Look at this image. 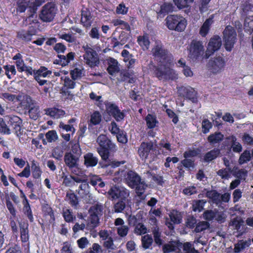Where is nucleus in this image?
Returning <instances> with one entry per match:
<instances>
[{"label":"nucleus","mask_w":253,"mask_h":253,"mask_svg":"<svg viewBox=\"0 0 253 253\" xmlns=\"http://www.w3.org/2000/svg\"><path fill=\"white\" fill-rule=\"evenodd\" d=\"M135 226L134 231L136 234L140 235L147 233V228L142 223H139Z\"/></svg>","instance_id":"338daca9"},{"label":"nucleus","mask_w":253,"mask_h":253,"mask_svg":"<svg viewBox=\"0 0 253 253\" xmlns=\"http://www.w3.org/2000/svg\"><path fill=\"white\" fill-rule=\"evenodd\" d=\"M42 211L45 215H49L50 216L51 222L55 221L54 213L49 205L47 204H44L42 207Z\"/></svg>","instance_id":"c03bdc74"},{"label":"nucleus","mask_w":253,"mask_h":253,"mask_svg":"<svg viewBox=\"0 0 253 253\" xmlns=\"http://www.w3.org/2000/svg\"><path fill=\"white\" fill-rule=\"evenodd\" d=\"M206 203V201H204V200H195L193 202L192 205V210L195 212L201 211L203 210L204 207Z\"/></svg>","instance_id":"603ef678"},{"label":"nucleus","mask_w":253,"mask_h":253,"mask_svg":"<svg viewBox=\"0 0 253 253\" xmlns=\"http://www.w3.org/2000/svg\"><path fill=\"white\" fill-rule=\"evenodd\" d=\"M181 164L186 169L191 170L195 167V161L189 158H184L180 161Z\"/></svg>","instance_id":"09e8293b"},{"label":"nucleus","mask_w":253,"mask_h":253,"mask_svg":"<svg viewBox=\"0 0 253 253\" xmlns=\"http://www.w3.org/2000/svg\"><path fill=\"white\" fill-rule=\"evenodd\" d=\"M101 119L102 116L99 112L97 111H94L90 116V119L89 123L88 124V126L91 125L94 126L99 125L101 121Z\"/></svg>","instance_id":"79ce46f5"},{"label":"nucleus","mask_w":253,"mask_h":253,"mask_svg":"<svg viewBox=\"0 0 253 253\" xmlns=\"http://www.w3.org/2000/svg\"><path fill=\"white\" fill-rule=\"evenodd\" d=\"M152 234L153 235L154 241L156 245L160 247L164 243V241L161 238V232L158 226L154 227L152 230Z\"/></svg>","instance_id":"c9c22d12"},{"label":"nucleus","mask_w":253,"mask_h":253,"mask_svg":"<svg viewBox=\"0 0 253 253\" xmlns=\"http://www.w3.org/2000/svg\"><path fill=\"white\" fill-rule=\"evenodd\" d=\"M57 9L55 4L51 2H48L42 7L39 14V18L42 22H50L54 18Z\"/></svg>","instance_id":"6e6552de"},{"label":"nucleus","mask_w":253,"mask_h":253,"mask_svg":"<svg viewBox=\"0 0 253 253\" xmlns=\"http://www.w3.org/2000/svg\"><path fill=\"white\" fill-rule=\"evenodd\" d=\"M84 69L76 67L70 71L71 77L74 81L80 79L84 75Z\"/></svg>","instance_id":"a18cd8bd"},{"label":"nucleus","mask_w":253,"mask_h":253,"mask_svg":"<svg viewBox=\"0 0 253 253\" xmlns=\"http://www.w3.org/2000/svg\"><path fill=\"white\" fill-rule=\"evenodd\" d=\"M225 66L224 59L220 56L211 58L208 62L209 70L213 74H217L223 71Z\"/></svg>","instance_id":"9d476101"},{"label":"nucleus","mask_w":253,"mask_h":253,"mask_svg":"<svg viewBox=\"0 0 253 253\" xmlns=\"http://www.w3.org/2000/svg\"><path fill=\"white\" fill-rule=\"evenodd\" d=\"M66 198L69 204L72 207L77 206L79 204L78 198L73 192L67 193Z\"/></svg>","instance_id":"3c124183"},{"label":"nucleus","mask_w":253,"mask_h":253,"mask_svg":"<svg viewBox=\"0 0 253 253\" xmlns=\"http://www.w3.org/2000/svg\"><path fill=\"white\" fill-rule=\"evenodd\" d=\"M84 165L87 168L94 167L96 166L98 163V159L97 157L94 156L92 153H87L84 156Z\"/></svg>","instance_id":"bb28decb"},{"label":"nucleus","mask_w":253,"mask_h":253,"mask_svg":"<svg viewBox=\"0 0 253 253\" xmlns=\"http://www.w3.org/2000/svg\"><path fill=\"white\" fill-rule=\"evenodd\" d=\"M251 244V240L248 239L247 240H241L237 243L234 245V252L239 253L245 248L249 247Z\"/></svg>","instance_id":"2f4dec72"},{"label":"nucleus","mask_w":253,"mask_h":253,"mask_svg":"<svg viewBox=\"0 0 253 253\" xmlns=\"http://www.w3.org/2000/svg\"><path fill=\"white\" fill-rule=\"evenodd\" d=\"M11 130L5 120V116L4 118L0 117V133L3 134L9 135L11 133Z\"/></svg>","instance_id":"ea45409f"},{"label":"nucleus","mask_w":253,"mask_h":253,"mask_svg":"<svg viewBox=\"0 0 253 253\" xmlns=\"http://www.w3.org/2000/svg\"><path fill=\"white\" fill-rule=\"evenodd\" d=\"M19 191L20 198L23 199L22 202L23 206V212L24 213V214L27 217L30 222L31 223L33 222L34 219L29 200L27 198L25 194H24L22 190L20 189Z\"/></svg>","instance_id":"f3484780"},{"label":"nucleus","mask_w":253,"mask_h":253,"mask_svg":"<svg viewBox=\"0 0 253 253\" xmlns=\"http://www.w3.org/2000/svg\"><path fill=\"white\" fill-rule=\"evenodd\" d=\"M52 71L48 70L45 66H41L38 70L35 69L34 79L37 80L38 78H45L51 75Z\"/></svg>","instance_id":"473e14b6"},{"label":"nucleus","mask_w":253,"mask_h":253,"mask_svg":"<svg viewBox=\"0 0 253 253\" xmlns=\"http://www.w3.org/2000/svg\"><path fill=\"white\" fill-rule=\"evenodd\" d=\"M129 38V35L124 31L120 32L118 38L113 37L112 38V43L113 44V47H119L126 44Z\"/></svg>","instance_id":"aec40b11"},{"label":"nucleus","mask_w":253,"mask_h":253,"mask_svg":"<svg viewBox=\"0 0 253 253\" xmlns=\"http://www.w3.org/2000/svg\"><path fill=\"white\" fill-rule=\"evenodd\" d=\"M220 153V150L218 148H214L205 154L203 157V161L209 163L217 158Z\"/></svg>","instance_id":"cd10ccee"},{"label":"nucleus","mask_w":253,"mask_h":253,"mask_svg":"<svg viewBox=\"0 0 253 253\" xmlns=\"http://www.w3.org/2000/svg\"><path fill=\"white\" fill-rule=\"evenodd\" d=\"M106 111L109 115L112 116L117 122L122 121L125 118V114L121 112L118 106L116 104L106 102Z\"/></svg>","instance_id":"ddd939ff"},{"label":"nucleus","mask_w":253,"mask_h":253,"mask_svg":"<svg viewBox=\"0 0 253 253\" xmlns=\"http://www.w3.org/2000/svg\"><path fill=\"white\" fill-rule=\"evenodd\" d=\"M75 53L73 52L68 53L66 56L58 54V59H55L53 63L58 64L63 67L67 65L71 61L73 60L75 57Z\"/></svg>","instance_id":"412c9836"},{"label":"nucleus","mask_w":253,"mask_h":253,"mask_svg":"<svg viewBox=\"0 0 253 253\" xmlns=\"http://www.w3.org/2000/svg\"><path fill=\"white\" fill-rule=\"evenodd\" d=\"M145 121L147 127L150 129L154 128L159 124L156 116L148 114L145 117Z\"/></svg>","instance_id":"4c0bfd02"},{"label":"nucleus","mask_w":253,"mask_h":253,"mask_svg":"<svg viewBox=\"0 0 253 253\" xmlns=\"http://www.w3.org/2000/svg\"><path fill=\"white\" fill-rule=\"evenodd\" d=\"M153 242L152 236L149 234H146L142 237L141 242L143 248L148 249L151 246Z\"/></svg>","instance_id":"8fccbe9b"},{"label":"nucleus","mask_w":253,"mask_h":253,"mask_svg":"<svg viewBox=\"0 0 253 253\" xmlns=\"http://www.w3.org/2000/svg\"><path fill=\"white\" fill-rule=\"evenodd\" d=\"M30 117L33 120H37L40 115V107L35 104H33L28 110Z\"/></svg>","instance_id":"a19ab883"},{"label":"nucleus","mask_w":253,"mask_h":253,"mask_svg":"<svg viewBox=\"0 0 253 253\" xmlns=\"http://www.w3.org/2000/svg\"><path fill=\"white\" fill-rule=\"evenodd\" d=\"M5 120L9 127L11 126L13 132L16 135L19 136L22 134V120L21 118L15 115H8L5 116Z\"/></svg>","instance_id":"f8f14e48"},{"label":"nucleus","mask_w":253,"mask_h":253,"mask_svg":"<svg viewBox=\"0 0 253 253\" xmlns=\"http://www.w3.org/2000/svg\"><path fill=\"white\" fill-rule=\"evenodd\" d=\"M187 20L178 14H169L165 19V25L170 30L181 32L187 26Z\"/></svg>","instance_id":"7ed1b4c3"},{"label":"nucleus","mask_w":253,"mask_h":253,"mask_svg":"<svg viewBox=\"0 0 253 253\" xmlns=\"http://www.w3.org/2000/svg\"><path fill=\"white\" fill-rule=\"evenodd\" d=\"M152 54L158 64H172L173 56L169 50L164 47L160 41H156L152 49Z\"/></svg>","instance_id":"f03ea898"},{"label":"nucleus","mask_w":253,"mask_h":253,"mask_svg":"<svg viewBox=\"0 0 253 253\" xmlns=\"http://www.w3.org/2000/svg\"><path fill=\"white\" fill-rule=\"evenodd\" d=\"M79 158L74 156L71 152H67L64 155V160L66 165L75 174H77L79 169Z\"/></svg>","instance_id":"2eb2a0df"},{"label":"nucleus","mask_w":253,"mask_h":253,"mask_svg":"<svg viewBox=\"0 0 253 253\" xmlns=\"http://www.w3.org/2000/svg\"><path fill=\"white\" fill-rule=\"evenodd\" d=\"M251 159V156L250 151L245 150L240 156L239 159V163L240 165L244 164L250 161Z\"/></svg>","instance_id":"13d9d810"},{"label":"nucleus","mask_w":253,"mask_h":253,"mask_svg":"<svg viewBox=\"0 0 253 253\" xmlns=\"http://www.w3.org/2000/svg\"><path fill=\"white\" fill-rule=\"evenodd\" d=\"M108 66L107 71L110 75L113 76L115 73L119 71L118 62L116 59L113 58H110L108 60Z\"/></svg>","instance_id":"f704fd0d"},{"label":"nucleus","mask_w":253,"mask_h":253,"mask_svg":"<svg viewBox=\"0 0 253 253\" xmlns=\"http://www.w3.org/2000/svg\"><path fill=\"white\" fill-rule=\"evenodd\" d=\"M174 5L177 6L179 9H182L185 8H188L190 4L192 3L194 0H172Z\"/></svg>","instance_id":"de8ad7c7"},{"label":"nucleus","mask_w":253,"mask_h":253,"mask_svg":"<svg viewBox=\"0 0 253 253\" xmlns=\"http://www.w3.org/2000/svg\"><path fill=\"white\" fill-rule=\"evenodd\" d=\"M216 211L212 210H206L203 215V218L207 221H211L214 219L216 217Z\"/></svg>","instance_id":"6e6d98bb"},{"label":"nucleus","mask_w":253,"mask_h":253,"mask_svg":"<svg viewBox=\"0 0 253 253\" xmlns=\"http://www.w3.org/2000/svg\"><path fill=\"white\" fill-rule=\"evenodd\" d=\"M212 17L206 20L200 29V34L203 37H206L208 34L210 27L212 22Z\"/></svg>","instance_id":"e433bc0d"},{"label":"nucleus","mask_w":253,"mask_h":253,"mask_svg":"<svg viewBox=\"0 0 253 253\" xmlns=\"http://www.w3.org/2000/svg\"><path fill=\"white\" fill-rule=\"evenodd\" d=\"M103 207L98 204L91 206L88 212L89 216L88 218L87 227L92 229L96 227L99 223V216L102 214Z\"/></svg>","instance_id":"39448f33"},{"label":"nucleus","mask_w":253,"mask_h":253,"mask_svg":"<svg viewBox=\"0 0 253 253\" xmlns=\"http://www.w3.org/2000/svg\"><path fill=\"white\" fill-rule=\"evenodd\" d=\"M45 114L54 118L58 119L64 116L65 113V111L62 109L53 107L46 109Z\"/></svg>","instance_id":"7c9ffc66"},{"label":"nucleus","mask_w":253,"mask_h":253,"mask_svg":"<svg viewBox=\"0 0 253 253\" xmlns=\"http://www.w3.org/2000/svg\"><path fill=\"white\" fill-rule=\"evenodd\" d=\"M20 239L22 243H27L29 242L30 235L29 231V224L23 222L19 223Z\"/></svg>","instance_id":"5701e85b"},{"label":"nucleus","mask_w":253,"mask_h":253,"mask_svg":"<svg viewBox=\"0 0 253 253\" xmlns=\"http://www.w3.org/2000/svg\"><path fill=\"white\" fill-rule=\"evenodd\" d=\"M13 1L17 14L24 13L30 4L29 0H13Z\"/></svg>","instance_id":"393cba45"},{"label":"nucleus","mask_w":253,"mask_h":253,"mask_svg":"<svg viewBox=\"0 0 253 253\" xmlns=\"http://www.w3.org/2000/svg\"><path fill=\"white\" fill-rule=\"evenodd\" d=\"M3 69L5 70V74L9 79H11L9 72H11V74L13 75H15L16 74V71L14 65H6L3 66Z\"/></svg>","instance_id":"e2e57ef3"},{"label":"nucleus","mask_w":253,"mask_h":253,"mask_svg":"<svg viewBox=\"0 0 253 253\" xmlns=\"http://www.w3.org/2000/svg\"><path fill=\"white\" fill-rule=\"evenodd\" d=\"M31 169L33 177L34 179H39L42 173L39 163L35 160H33L31 162Z\"/></svg>","instance_id":"72a5a7b5"},{"label":"nucleus","mask_w":253,"mask_h":253,"mask_svg":"<svg viewBox=\"0 0 253 253\" xmlns=\"http://www.w3.org/2000/svg\"><path fill=\"white\" fill-rule=\"evenodd\" d=\"M177 94L178 96L189 100L193 103H197L198 102L197 93L191 86H181L177 87Z\"/></svg>","instance_id":"9b49d317"},{"label":"nucleus","mask_w":253,"mask_h":253,"mask_svg":"<svg viewBox=\"0 0 253 253\" xmlns=\"http://www.w3.org/2000/svg\"><path fill=\"white\" fill-rule=\"evenodd\" d=\"M171 64H151L149 69L153 76L159 80H168L171 78L173 70L169 67Z\"/></svg>","instance_id":"20e7f679"},{"label":"nucleus","mask_w":253,"mask_h":253,"mask_svg":"<svg viewBox=\"0 0 253 253\" xmlns=\"http://www.w3.org/2000/svg\"><path fill=\"white\" fill-rule=\"evenodd\" d=\"M97 152L102 160L107 162L111 153L116 150V146L105 134H100L96 139Z\"/></svg>","instance_id":"f257e3e1"},{"label":"nucleus","mask_w":253,"mask_h":253,"mask_svg":"<svg viewBox=\"0 0 253 253\" xmlns=\"http://www.w3.org/2000/svg\"><path fill=\"white\" fill-rule=\"evenodd\" d=\"M5 204L6 207L11 214V216L13 218H15L16 216L17 211L13 204L10 201L9 198L6 199Z\"/></svg>","instance_id":"bf43d9fd"},{"label":"nucleus","mask_w":253,"mask_h":253,"mask_svg":"<svg viewBox=\"0 0 253 253\" xmlns=\"http://www.w3.org/2000/svg\"><path fill=\"white\" fill-rule=\"evenodd\" d=\"M137 42L144 50H148L149 49L150 42L149 36L147 34H146L143 36H139L137 37Z\"/></svg>","instance_id":"c756f323"},{"label":"nucleus","mask_w":253,"mask_h":253,"mask_svg":"<svg viewBox=\"0 0 253 253\" xmlns=\"http://www.w3.org/2000/svg\"><path fill=\"white\" fill-rule=\"evenodd\" d=\"M37 30L33 27H30L27 30H21L17 32V38L26 42L32 41V37L36 35Z\"/></svg>","instance_id":"a211bd4d"},{"label":"nucleus","mask_w":253,"mask_h":253,"mask_svg":"<svg viewBox=\"0 0 253 253\" xmlns=\"http://www.w3.org/2000/svg\"><path fill=\"white\" fill-rule=\"evenodd\" d=\"M220 193L215 190L208 191L206 193V196L215 203L220 202Z\"/></svg>","instance_id":"37998d69"},{"label":"nucleus","mask_w":253,"mask_h":253,"mask_svg":"<svg viewBox=\"0 0 253 253\" xmlns=\"http://www.w3.org/2000/svg\"><path fill=\"white\" fill-rule=\"evenodd\" d=\"M200 150L199 148L189 149L185 151L183 153L184 158H189L197 157L200 153Z\"/></svg>","instance_id":"4d7b16f0"},{"label":"nucleus","mask_w":253,"mask_h":253,"mask_svg":"<svg viewBox=\"0 0 253 253\" xmlns=\"http://www.w3.org/2000/svg\"><path fill=\"white\" fill-rule=\"evenodd\" d=\"M128 8L126 7L124 2L119 4L116 7V12L118 14L125 15L127 14Z\"/></svg>","instance_id":"69168bd1"},{"label":"nucleus","mask_w":253,"mask_h":253,"mask_svg":"<svg viewBox=\"0 0 253 253\" xmlns=\"http://www.w3.org/2000/svg\"><path fill=\"white\" fill-rule=\"evenodd\" d=\"M33 104H35V101L29 95L23 97L20 103V106L25 110H28Z\"/></svg>","instance_id":"58836bf2"},{"label":"nucleus","mask_w":253,"mask_h":253,"mask_svg":"<svg viewBox=\"0 0 253 253\" xmlns=\"http://www.w3.org/2000/svg\"><path fill=\"white\" fill-rule=\"evenodd\" d=\"M126 207V197L120 199L119 201L116 203L114 206V211L115 212H121L125 209Z\"/></svg>","instance_id":"49530a36"},{"label":"nucleus","mask_w":253,"mask_h":253,"mask_svg":"<svg viewBox=\"0 0 253 253\" xmlns=\"http://www.w3.org/2000/svg\"><path fill=\"white\" fill-rule=\"evenodd\" d=\"M108 194L113 200H114L125 197V195L126 193L124 190H122L119 187L115 185L109 189Z\"/></svg>","instance_id":"a878e982"},{"label":"nucleus","mask_w":253,"mask_h":253,"mask_svg":"<svg viewBox=\"0 0 253 253\" xmlns=\"http://www.w3.org/2000/svg\"><path fill=\"white\" fill-rule=\"evenodd\" d=\"M223 40L227 51H230L233 48L237 39V33L233 27L227 26L223 32Z\"/></svg>","instance_id":"423d86ee"},{"label":"nucleus","mask_w":253,"mask_h":253,"mask_svg":"<svg viewBox=\"0 0 253 253\" xmlns=\"http://www.w3.org/2000/svg\"><path fill=\"white\" fill-rule=\"evenodd\" d=\"M221 39L218 35H214L212 37L208 43L206 55L211 56L216 51H217L221 46Z\"/></svg>","instance_id":"dca6fc26"},{"label":"nucleus","mask_w":253,"mask_h":253,"mask_svg":"<svg viewBox=\"0 0 253 253\" xmlns=\"http://www.w3.org/2000/svg\"><path fill=\"white\" fill-rule=\"evenodd\" d=\"M62 215L64 220L68 223L73 222L74 218H75L73 214L72 210L70 209H66L65 210H63Z\"/></svg>","instance_id":"052dcab7"},{"label":"nucleus","mask_w":253,"mask_h":253,"mask_svg":"<svg viewBox=\"0 0 253 253\" xmlns=\"http://www.w3.org/2000/svg\"><path fill=\"white\" fill-rule=\"evenodd\" d=\"M212 126V123L208 119H205L203 120L202 127V131L204 134L208 133Z\"/></svg>","instance_id":"680f3d73"},{"label":"nucleus","mask_w":253,"mask_h":253,"mask_svg":"<svg viewBox=\"0 0 253 253\" xmlns=\"http://www.w3.org/2000/svg\"><path fill=\"white\" fill-rule=\"evenodd\" d=\"M210 227V223L206 221H199L197 222L194 231L196 233H200L203 231Z\"/></svg>","instance_id":"5fc2aeb1"},{"label":"nucleus","mask_w":253,"mask_h":253,"mask_svg":"<svg viewBox=\"0 0 253 253\" xmlns=\"http://www.w3.org/2000/svg\"><path fill=\"white\" fill-rule=\"evenodd\" d=\"M84 50L85 53L83 57L86 63L91 67L96 66L99 63V59L96 52L89 47L84 48Z\"/></svg>","instance_id":"4468645a"},{"label":"nucleus","mask_w":253,"mask_h":253,"mask_svg":"<svg viewBox=\"0 0 253 253\" xmlns=\"http://www.w3.org/2000/svg\"><path fill=\"white\" fill-rule=\"evenodd\" d=\"M62 178L63 179V185L66 187H71L75 184L74 183V180H73V176L72 175H68L65 174L64 172H63Z\"/></svg>","instance_id":"864d4df0"},{"label":"nucleus","mask_w":253,"mask_h":253,"mask_svg":"<svg viewBox=\"0 0 253 253\" xmlns=\"http://www.w3.org/2000/svg\"><path fill=\"white\" fill-rule=\"evenodd\" d=\"M175 5L168 2H163L160 7V9L157 11V18H163L169 13L175 11Z\"/></svg>","instance_id":"6ab92c4d"},{"label":"nucleus","mask_w":253,"mask_h":253,"mask_svg":"<svg viewBox=\"0 0 253 253\" xmlns=\"http://www.w3.org/2000/svg\"><path fill=\"white\" fill-rule=\"evenodd\" d=\"M91 100L97 102V105L100 108L103 106V101L101 100L102 96L97 95L94 92H91L89 94Z\"/></svg>","instance_id":"0e129e2a"},{"label":"nucleus","mask_w":253,"mask_h":253,"mask_svg":"<svg viewBox=\"0 0 253 253\" xmlns=\"http://www.w3.org/2000/svg\"><path fill=\"white\" fill-rule=\"evenodd\" d=\"M197 220L193 216H189L187 217L186 221V225L190 229H193L195 227Z\"/></svg>","instance_id":"774afa93"},{"label":"nucleus","mask_w":253,"mask_h":253,"mask_svg":"<svg viewBox=\"0 0 253 253\" xmlns=\"http://www.w3.org/2000/svg\"><path fill=\"white\" fill-rule=\"evenodd\" d=\"M224 139V135L219 131H216L208 136L207 140L211 144L219 143Z\"/></svg>","instance_id":"c85d7f7f"},{"label":"nucleus","mask_w":253,"mask_h":253,"mask_svg":"<svg viewBox=\"0 0 253 253\" xmlns=\"http://www.w3.org/2000/svg\"><path fill=\"white\" fill-rule=\"evenodd\" d=\"M189 57L193 61L197 60L203 53L204 47L203 42L200 41L193 40L189 45Z\"/></svg>","instance_id":"1a4fd4ad"},{"label":"nucleus","mask_w":253,"mask_h":253,"mask_svg":"<svg viewBox=\"0 0 253 253\" xmlns=\"http://www.w3.org/2000/svg\"><path fill=\"white\" fill-rule=\"evenodd\" d=\"M93 17L91 12L88 9L82 10L81 22L86 28H89L93 22Z\"/></svg>","instance_id":"b1692460"},{"label":"nucleus","mask_w":253,"mask_h":253,"mask_svg":"<svg viewBox=\"0 0 253 253\" xmlns=\"http://www.w3.org/2000/svg\"><path fill=\"white\" fill-rule=\"evenodd\" d=\"M126 180L128 186L132 188H134L135 186L139 184L141 179L137 173L132 170H129L127 173Z\"/></svg>","instance_id":"4be33fe9"},{"label":"nucleus","mask_w":253,"mask_h":253,"mask_svg":"<svg viewBox=\"0 0 253 253\" xmlns=\"http://www.w3.org/2000/svg\"><path fill=\"white\" fill-rule=\"evenodd\" d=\"M156 151V149L154 148L153 144L152 142H143L141 143L138 149V154L142 160H146L150 159L154 160L156 156L154 154Z\"/></svg>","instance_id":"0eeeda50"}]
</instances>
